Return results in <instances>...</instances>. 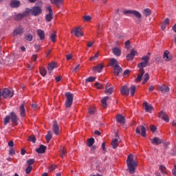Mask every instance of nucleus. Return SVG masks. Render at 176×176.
Masks as SVG:
<instances>
[{
    "label": "nucleus",
    "instance_id": "bf43d9fd",
    "mask_svg": "<svg viewBox=\"0 0 176 176\" xmlns=\"http://www.w3.org/2000/svg\"><path fill=\"white\" fill-rule=\"evenodd\" d=\"M56 167H57V166H56V165H52L51 166H50L49 170L54 171V170H56Z\"/></svg>",
    "mask_w": 176,
    "mask_h": 176
},
{
    "label": "nucleus",
    "instance_id": "de8ad7c7",
    "mask_svg": "<svg viewBox=\"0 0 176 176\" xmlns=\"http://www.w3.org/2000/svg\"><path fill=\"white\" fill-rule=\"evenodd\" d=\"M28 140L31 142H33V144H35V142H36V138H35L34 135H32L29 137Z\"/></svg>",
    "mask_w": 176,
    "mask_h": 176
},
{
    "label": "nucleus",
    "instance_id": "13d9d810",
    "mask_svg": "<svg viewBox=\"0 0 176 176\" xmlns=\"http://www.w3.org/2000/svg\"><path fill=\"white\" fill-rule=\"evenodd\" d=\"M36 58H38V56H36V54H33L31 57L32 61H34V63L36 61Z\"/></svg>",
    "mask_w": 176,
    "mask_h": 176
},
{
    "label": "nucleus",
    "instance_id": "3c124183",
    "mask_svg": "<svg viewBox=\"0 0 176 176\" xmlns=\"http://www.w3.org/2000/svg\"><path fill=\"white\" fill-rule=\"evenodd\" d=\"M32 171V166H28L25 170L26 174H30Z\"/></svg>",
    "mask_w": 176,
    "mask_h": 176
},
{
    "label": "nucleus",
    "instance_id": "c756f323",
    "mask_svg": "<svg viewBox=\"0 0 176 176\" xmlns=\"http://www.w3.org/2000/svg\"><path fill=\"white\" fill-rule=\"evenodd\" d=\"M109 100V97L105 96L101 100L102 105L103 108H107V101Z\"/></svg>",
    "mask_w": 176,
    "mask_h": 176
},
{
    "label": "nucleus",
    "instance_id": "dca6fc26",
    "mask_svg": "<svg viewBox=\"0 0 176 176\" xmlns=\"http://www.w3.org/2000/svg\"><path fill=\"white\" fill-rule=\"evenodd\" d=\"M159 90L161 93H168L170 91V87L166 85H162L159 87Z\"/></svg>",
    "mask_w": 176,
    "mask_h": 176
},
{
    "label": "nucleus",
    "instance_id": "774afa93",
    "mask_svg": "<svg viewBox=\"0 0 176 176\" xmlns=\"http://www.w3.org/2000/svg\"><path fill=\"white\" fill-rule=\"evenodd\" d=\"M14 153H15L14 150L13 148H10V150L9 151V154L14 155Z\"/></svg>",
    "mask_w": 176,
    "mask_h": 176
},
{
    "label": "nucleus",
    "instance_id": "6e6d98bb",
    "mask_svg": "<svg viewBox=\"0 0 176 176\" xmlns=\"http://www.w3.org/2000/svg\"><path fill=\"white\" fill-rule=\"evenodd\" d=\"M80 69V65H78L74 69L73 72L76 73Z\"/></svg>",
    "mask_w": 176,
    "mask_h": 176
},
{
    "label": "nucleus",
    "instance_id": "bb28decb",
    "mask_svg": "<svg viewBox=\"0 0 176 176\" xmlns=\"http://www.w3.org/2000/svg\"><path fill=\"white\" fill-rule=\"evenodd\" d=\"M45 151H46V146L43 145H41L39 148L36 149V152H37V153H45Z\"/></svg>",
    "mask_w": 176,
    "mask_h": 176
},
{
    "label": "nucleus",
    "instance_id": "f257e3e1",
    "mask_svg": "<svg viewBox=\"0 0 176 176\" xmlns=\"http://www.w3.org/2000/svg\"><path fill=\"white\" fill-rule=\"evenodd\" d=\"M126 166L130 174H134V173H135V169L138 166V161H137V159L134 158V155L129 154L128 155L126 159Z\"/></svg>",
    "mask_w": 176,
    "mask_h": 176
},
{
    "label": "nucleus",
    "instance_id": "58836bf2",
    "mask_svg": "<svg viewBox=\"0 0 176 176\" xmlns=\"http://www.w3.org/2000/svg\"><path fill=\"white\" fill-rule=\"evenodd\" d=\"M143 14L146 17H148V16H151V10L149 8H146L143 10Z\"/></svg>",
    "mask_w": 176,
    "mask_h": 176
},
{
    "label": "nucleus",
    "instance_id": "5701e85b",
    "mask_svg": "<svg viewBox=\"0 0 176 176\" xmlns=\"http://www.w3.org/2000/svg\"><path fill=\"white\" fill-rule=\"evenodd\" d=\"M37 34L39 36L41 41H43V39H45V31L38 29L37 30Z\"/></svg>",
    "mask_w": 176,
    "mask_h": 176
},
{
    "label": "nucleus",
    "instance_id": "4d7b16f0",
    "mask_svg": "<svg viewBox=\"0 0 176 176\" xmlns=\"http://www.w3.org/2000/svg\"><path fill=\"white\" fill-rule=\"evenodd\" d=\"M89 115H94L96 113V109H89Z\"/></svg>",
    "mask_w": 176,
    "mask_h": 176
},
{
    "label": "nucleus",
    "instance_id": "0eeeda50",
    "mask_svg": "<svg viewBox=\"0 0 176 176\" xmlns=\"http://www.w3.org/2000/svg\"><path fill=\"white\" fill-rule=\"evenodd\" d=\"M46 9L48 10L49 13L45 15V20L49 23L53 19V10L50 6H47Z\"/></svg>",
    "mask_w": 176,
    "mask_h": 176
},
{
    "label": "nucleus",
    "instance_id": "4468645a",
    "mask_svg": "<svg viewBox=\"0 0 176 176\" xmlns=\"http://www.w3.org/2000/svg\"><path fill=\"white\" fill-rule=\"evenodd\" d=\"M135 54H137V52L134 51V50H131L130 53L126 56V60L131 61L135 57Z\"/></svg>",
    "mask_w": 176,
    "mask_h": 176
},
{
    "label": "nucleus",
    "instance_id": "423d86ee",
    "mask_svg": "<svg viewBox=\"0 0 176 176\" xmlns=\"http://www.w3.org/2000/svg\"><path fill=\"white\" fill-rule=\"evenodd\" d=\"M14 95V92L13 91H10L8 88H5L2 92V96L3 98H12Z\"/></svg>",
    "mask_w": 176,
    "mask_h": 176
},
{
    "label": "nucleus",
    "instance_id": "6e6552de",
    "mask_svg": "<svg viewBox=\"0 0 176 176\" xmlns=\"http://www.w3.org/2000/svg\"><path fill=\"white\" fill-rule=\"evenodd\" d=\"M136 134H142V137H146V129L143 125H140L136 128Z\"/></svg>",
    "mask_w": 176,
    "mask_h": 176
},
{
    "label": "nucleus",
    "instance_id": "f8f14e48",
    "mask_svg": "<svg viewBox=\"0 0 176 176\" xmlns=\"http://www.w3.org/2000/svg\"><path fill=\"white\" fill-rule=\"evenodd\" d=\"M52 129L54 134H56V135H58V134H60V127L58 126V124L57 123V121L54 122Z\"/></svg>",
    "mask_w": 176,
    "mask_h": 176
},
{
    "label": "nucleus",
    "instance_id": "7ed1b4c3",
    "mask_svg": "<svg viewBox=\"0 0 176 176\" xmlns=\"http://www.w3.org/2000/svg\"><path fill=\"white\" fill-rule=\"evenodd\" d=\"M42 13V8L41 7L34 6L32 9L26 8L25 11V15L30 16L32 14L33 16H38Z\"/></svg>",
    "mask_w": 176,
    "mask_h": 176
},
{
    "label": "nucleus",
    "instance_id": "b1692460",
    "mask_svg": "<svg viewBox=\"0 0 176 176\" xmlns=\"http://www.w3.org/2000/svg\"><path fill=\"white\" fill-rule=\"evenodd\" d=\"M20 34H23V28H18L14 30L12 35L13 36H17V35H20Z\"/></svg>",
    "mask_w": 176,
    "mask_h": 176
},
{
    "label": "nucleus",
    "instance_id": "79ce46f5",
    "mask_svg": "<svg viewBox=\"0 0 176 176\" xmlns=\"http://www.w3.org/2000/svg\"><path fill=\"white\" fill-rule=\"evenodd\" d=\"M149 80V74L146 73L144 76V80L142 81V84L144 85V83H146V82Z\"/></svg>",
    "mask_w": 176,
    "mask_h": 176
},
{
    "label": "nucleus",
    "instance_id": "e433bc0d",
    "mask_svg": "<svg viewBox=\"0 0 176 176\" xmlns=\"http://www.w3.org/2000/svg\"><path fill=\"white\" fill-rule=\"evenodd\" d=\"M98 57H100V52L98 51V52L95 54L94 56H91L89 58V61H96V60H97Z\"/></svg>",
    "mask_w": 176,
    "mask_h": 176
},
{
    "label": "nucleus",
    "instance_id": "6ab92c4d",
    "mask_svg": "<svg viewBox=\"0 0 176 176\" xmlns=\"http://www.w3.org/2000/svg\"><path fill=\"white\" fill-rule=\"evenodd\" d=\"M163 142V140L159 138H154L151 140V144L153 145H159Z\"/></svg>",
    "mask_w": 176,
    "mask_h": 176
},
{
    "label": "nucleus",
    "instance_id": "1a4fd4ad",
    "mask_svg": "<svg viewBox=\"0 0 176 176\" xmlns=\"http://www.w3.org/2000/svg\"><path fill=\"white\" fill-rule=\"evenodd\" d=\"M72 34H74L75 36H77V38H80V36H83L85 34L82 32V28L80 27H77L72 30Z\"/></svg>",
    "mask_w": 176,
    "mask_h": 176
},
{
    "label": "nucleus",
    "instance_id": "a18cd8bd",
    "mask_svg": "<svg viewBox=\"0 0 176 176\" xmlns=\"http://www.w3.org/2000/svg\"><path fill=\"white\" fill-rule=\"evenodd\" d=\"M32 38L33 36H32V34H28L25 35V38L26 39V41H29L30 42L32 41Z\"/></svg>",
    "mask_w": 176,
    "mask_h": 176
},
{
    "label": "nucleus",
    "instance_id": "864d4df0",
    "mask_svg": "<svg viewBox=\"0 0 176 176\" xmlns=\"http://www.w3.org/2000/svg\"><path fill=\"white\" fill-rule=\"evenodd\" d=\"M160 170L162 174H166V167L164 166H160Z\"/></svg>",
    "mask_w": 176,
    "mask_h": 176
},
{
    "label": "nucleus",
    "instance_id": "69168bd1",
    "mask_svg": "<svg viewBox=\"0 0 176 176\" xmlns=\"http://www.w3.org/2000/svg\"><path fill=\"white\" fill-rule=\"evenodd\" d=\"M129 74H130V70L126 69V70L124 71L123 75H124V76L126 77V76H129Z\"/></svg>",
    "mask_w": 176,
    "mask_h": 176
},
{
    "label": "nucleus",
    "instance_id": "8fccbe9b",
    "mask_svg": "<svg viewBox=\"0 0 176 176\" xmlns=\"http://www.w3.org/2000/svg\"><path fill=\"white\" fill-rule=\"evenodd\" d=\"M26 163L27 164H28V166H32V164L35 163V160L34 159L28 160Z\"/></svg>",
    "mask_w": 176,
    "mask_h": 176
},
{
    "label": "nucleus",
    "instance_id": "412c9836",
    "mask_svg": "<svg viewBox=\"0 0 176 176\" xmlns=\"http://www.w3.org/2000/svg\"><path fill=\"white\" fill-rule=\"evenodd\" d=\"M113 53L114 56H116V57H120V54H122V50H120V48L116 47L113 48Z\"/></svg>",
    "mask_w": 176,
    "mask_h": 176
},
{
    "label": "nucleus",
    "instance_id": "39448f33",
    "mask_svg": "<svg viewBox=\"0 0 176 176\" xmlns=\"http://www.w3.org/2000/svg\"><path fill=\"white\" fill-rule=\"evenodd\" d=\"M124 14H133V16H135L137 19H141L142 15L140 12L137 10H126L123 11Z\"/></svg>",
    "mask_w": 176,
    "mask_h": 176
},
{
    "label": "nucleus",
    "instance_id": "20e7f679",
    "mask_svg": "<svg viewBox=\"0 0 176 176\" xmlns=\"http://www.w3.org/2000/svg\"><path fill=\"white\" fill-rule=\"evenodd\" d=\"M66 100L65 105L67 108H71L72 106V102H74V94L70 92H67L65 94Z\"/></svg>",
    "mask_w": 176,
    "mask_h": 176
},
{
    "label": "nucleus",
    "instance_id": "338daca9",
    "mask_svg": "<svg viewBox=\"0 0 176 176\" xmlns=\"http://www.w3.org/2000/svg\"><path fill=\"white\" fill-rule=\"evenodd\" d=\"M71 58H72V54H69L66 56V59L67 61H69V60H71Z\"/></svg>",
    "mask_w": 176,
    "mask_h": 176
},
{
    "label": "nucleus",
    "instance_id": "a211bd4d",
    "mask_svg": "<svg viewBox=\"0 0 176 176\" xmlns=\"http://www.w3.org/2000/svg\"><path fill=\"white\" fill-rule=\"evenodd\" d=\"M122 71H123V69H122V67H120V66H116L114 67L113 72L115 76H119L120 74L122 73Z\"/></svg>",
    "mask_w": 176,
    "mask_h": 176
},
{
    "label": "nucleus",
    "instance_id": "4c0bfd02",
    "mask_svg": "<svg viewBox=\"0 0 176 176\" xmlns=\"http://www.w3.org/2000/svg\"><path fill=\"white\" fill-rule=\"evenodd\" d=\"M56 68V63H52L48 65V71L49 72H52L53 69Z\"/></svg>",
    "mask_w": 176,
    "mask_h": 176
},
{
    "label": "nucleus",
    "instance_id": "4be33fe9",
    "mask_svg": "<svg viewBox=\"0 0 176 176\" xmlns=\"http://www.w3.org/2000/svg\"><path fill=\"white\" fill-rule=\"evenodd\" d=\"M105 94H108L109 96H111L112 93H113V87H109V84H107L106 85V89L104 91Z\"/></svg>",
    "mask_w": 176,
    "mask_h": 176
},
{
    "label": "nucleus",
    "instance_id": "0e129e2a",
    "mask_svg": "<svg viewBox=\"0 0 176 176\" xmlns=\"http://www.w3.org/2000/svg\"><path fill=\"white\" fill-rule=\"evenodd\" d=\"M8 146L10 148H13L14 146V143L13 142V140H11L8 142Z\"/></svg>",
    "mask_w": 176,
    "mask_h": 176
},
{
    "label": "nucleus",
    "instance_id": "cd10ccee",
    "mask_svg": "<svg viewBox=\"0 0 176 176\" xmlns=\"http://www.w3.org/2000/svg\"><path fill=\"white\" fill-rule=\"evenodd\" d=\"M129 91L131 96L133 97V96L135 94V91H137V87H135V85H131L129 88Z\"/></svg>",
    "mask_w": 176,
    "mask_h": 176
},
{
    "label": "nucleus",
    "instance_id": "f3484780",
    "mask_svg": "<svg viewBox=\"0 0 176 176\" xmlns=\"http://www.w3.org/2000/svg\"><path fill=\"white\" fill-rule=\"evenodd\" d=\"M143 106L144 107L146 112H148L149 113L152 112V109H153V107L151 104H148V102H144Z\"/></svg>",
    "mask_w": 176,
    "mask_h": 176
},
{
    "label": "nucleus",
    "instance_id": "393cba45",
    "mask_svg": "<svg viewBox=\"0 0 176 176\" xmlns=\"http://www.w3.org/2000/svg\"><path fill=\"white\" fill-rule=\"evenodd\" d=\"M118 64H119V62H118V60L116 59H115L113 58L110 59V65L111 67H113L115 68L116 67L119 66Z\"/></svg>",
    "mask_w": 176,
    "mask_h": 176
},
{
    "label": "nucleus",
    "instance_id": "c85d7f7f",
    "mask_svg": "<svg viewBox=\"0 0 176 176\" xmlns=\"http://www.w3.org/2000/svg\"><path fill=\"white\" fill-rule=\"evenodd\" d=\"M10 119H11V120H12V122H13V123L17 122V116L16 115V113H14L13 112L10 113Z\"/></svg>",
    "mask_w": 176,
    "mask_h": 176
},
{
    "label": "nucleus",
    "instance_id": "f03ea898",
    "mask_svg": "<svg viewBox=\"0 0 176 176\" xmlns=\"http://www.w3.org/2000/svg\"><path fill=\"white\" fill-rule=\"evenodd\" d=\"M138 68H140L139 71V74H138L137 78H135V82H141L142 80V76H144V74H145V72L144 71V68L145 67H148V63L146 62H142L138 65Z\"/></svg>",
    "mask_w": 176,
    "mask_h": 176
},
{
    "label": "nucleus",
    "instance_id": "ea45409f",
    "mask_svg": "<svg viewBox=\"0 0 176 176\" xmlns=\"http://www.w3.org/2000/svg\"><path fill=\"white\" fill-rule=\"evenodd\" d=\"M82 19L84 20V21L87 22V23H89V21H91V16L90 15H84L82 16Z\"/></svg>",
    "mask_w": 176,
    "mask_h": 176
},
{
    "label": "nucleus",
    "instance_id": "a878e982",
    "mask_svg": "<svg viewBox=\"0 0 176 176\" xmlns=\"http://www.w3.org/2000/svg\"><path fill=\"white\" fill-rule=\"evenodd\" d=\"M10 6L11 8H19V6H20V1L17 0H12Z\"/></svg>",
    "mask_w": 176,
    "mask_h": 176
},
{
    "label": "nucleus",
    "instance_id": "9d476101",
    "mask_svg": "<svg viewBox=\"0 0 176 176\" xmlns=\"http://www.w3.org/2000/svg\"><path fill=\"white\" fill-rule=\"evenodd\" d=\"M162 58L164 61H171V60H173V55L171 53H170V52L166 50L164 52Z\"/></svg>",
    "mask_w": 176,
    "mask_h": 176
},
{
    "label": "nucleus",
    "instance_id": "c03bdc74",
    "mask_svg": "<svg viewBox=\"0 0 176 176\" xmlns=\"http://www.w3.org/2000/svg\"><path fill=\"white\" fill-rule=\"evenodd\" d=\"M9 122H10V116H7L4 118V121H3L4 126H6V124H8V123H9Z\"/></svg>",
    "mask_w": 176,
    "mask_h": 176
},
{
    "label": "nucleus",
    "instance_id": "2eb2a0df",
    "mask_svg": "<svg viewBox=\"0 0 176 176\" xmlns=\"http://www.w3.org/2000/svg\"><path fill=\"white\" fill-rule=\"evenodd\" d=\"M160 118L164 120L166 123H168L170 122V118H168V116L166 114L164 111H161L160 113Z\"/></svg>",
    "mask_w": 176,
    "mask_h": 176
},
{
    "label": "nucleus",
    "instance_id": "2f4dec72",
    "mask_svg": "<svg viewBox=\"0 0 176 176\" xmlns=\"http://www.w3.org/2000/svg\"><path fill=\"white\" fill-rule=\"evenodd\" d=\"M19 109L21 111V116H22V118H24L25 116V108L24 104L20 106Z\"/></svg>",
    "mask_w": 176,
    "mask_h": 176
},
{
    "label": "nucleus",
    "instance_id": "e2e57ef3",
    "mask_svg": "<svg viewBox=\"0 0 176 176\" xmlns=\"http://www.w3.org/2000/svg\"><path fill=\"white\" fill-rule=\"evenodd\" d=\"M125 47L126 49H130V41L128 40L125 42Z\"/></svg>",
    "mask_w": 176,
    "mask_h": 176
},
{
    "label": "nucleus",
    "instance_id": "09e8293b",
    "mask_svg": "<svg viewBox=\"0 0 176 176\" xmlns=\"http://www.w3.org/2000/svg\"><path fill=\"white\" fill-rule=\"evenodd\" d=\"M142 60L144 63H146L148 64V63H149V56H144L142 58Z\"/></svg>",
    "mask_w": 176,
    "mask_h": 176
},
{
    "label": "nucleus",
    "instance_id": "7c9ffc66",
    "mask_svg": "<svg viewBox=\"0 0 176 176\" xmlns=\"http://www.w3.org/2000/svg\"><path fill=\"white\" fill-rule=\"evenodd\" d=\"M50 2L56 5L58 8H60V5H62L64 0H50Z\"/></svg>",
    "mask_w": 176,
    "mask_h": 176
},
{
    "label": "nucleus",
    "instance_id": "603ef678",
    "mask_svg": "<svg viewBox=\"0 0 176 176\" xmlns=\"http://www.w3.org/2000/svg\"><path fill=\"white\" fill-rule=\"evenodd\" d=\"M94 80H96V77H89L86 79V82H94Z\"/></svg>",
    "mask_w": 176,
    "mask_h": 176
},
{
    "label": "nucleus",
    "instance_id": "a19ab883",
    "mask_svg": "<svg viewBox=\"0 0 176 176\" xmlns=\"http://www.w3.org/2000/svg\"><path fill=\"white\" fill-rule=\"evenodd\" d=\"M94 144V138H91L87 141V146L90 148V146H93V144Z\"/></svg>",
    "mask_w": 176,
    "mask_h": 176
},
{
    "label": "nucleus",
    "instance_id": "f704fd0d",
    "mask_svg": "<svg viewBox=\"0 0 176 176\" xmlns=\"http://www.w3.org/2000/svg\"><path fill=\"white\" fill-rule=\"evenodd\" d=\"M67 153V148L64 146H61L60 147V157H62V159L64 157V156H65Z\"/></svg>",
    "mask_w": 176,
    "mask_h": 176
},
{
    "label": "nucleus",
    "instance_id": "052dcab7",
    "mask_svg": "<svg viewBox=\"0 0 176 176\" xmlns=\"http://www.w3.org/2000/svg\"><path fill=\"white\" fill-rule=\"evenodd\" d=\"M162 24H165V25H168V24H170V19L168 18L166 19Z\"/></svg>",
    "mask_w": 176,
    "mask_h": 176
},
{
    "label": "nucleus",
    "instance_id": "aec40b11",
    "mask_svg": "<svg viewBox=\"0 0 176 176\" xmlns=\"http://www.w3.org/2000/svg\"><path fill=\"white\" fill-rule=\"evenodd\" d=\"M103 68H104V65L98 64V65L94 67L93 71L94 72H101Z\"/></svg>",
    "mask_w": 176,
    "mask_h": 176
},
{
    "label": "nucleus",
    "instance_id": "ddd939ff",
    "mask_svg": "<svg viewBox=\"0 0 176 176\" xmlns=\"http://www.w3.org/2000/svg\"><path fill=\"white\" fill-rule=\"evenodd\" d=\"M116 120L120 124H124L126 123V118L121 114H118L116 116Z\"/></svg>",
    "mask_w": 176,
    "mask_h": 176
},
{
    "label": "nucleus",
    "instance_id": "37998d69",
    "mask_svg": "<svg viewBox=\"0 0 176 176\" xmlns=\"http://www.w3.org/2000/svg\"><path fill=\"white\" fill-rule=\"evenodd\" d=\"M40 74L42 76H46V69L45 67L40 68Z\"/></svg>",
    "mask_w": 176,
    "mask_h": 176
},
{
    "label": "nucleus",
    "instance_id": "72a5a7b5",
    "mask_svg": "<svg viewBox=\"0 0 176 176\" xmlns=\"http://www.w3.org/2000/svg\"><path fill=\"white\" fill-rule=\"evenodd\" d=\"M25 12H23L22 14H17L16 15L14 16L15 20H21L23 17H25V16L28 15H25Z\"/></svg>",
    "mask_w": 176,
    "mask_h": 176
},
{
    "label": "nucleus",
    "instance_id": "680f3d73",
    "mask_svg": "<svg viewBox=\"0 0 176 176\" xmlns=\"http://www.w3.org/2000/svg\"><path fill=\"white\" fill-rule=\"evenodd\" d=\"M150 129L153 133H155V131L157 130V128L155 126V125H151L150 126Z\"/></svg>",
    "mask_w": 176,
    "mask_h": 176
},
{
    "label": "nucleus",
    "instance_id": "5fc2aeb1",
    "mask_svg": "<svg viewBox=\"0 0 176 176\" xmlns=\"http://www.w3.org/2000/svg\"><path fill=\"white\" fill-rule=\"evenodd\" d=\"M95 86L96 89H98L99 90L102 89V85L100 84L99 82H96Z\"/></svg>",
    "mask_w": 176,
    "mask_h": 176
},
{
    "label": "nucleus",
    "instance_id": "473e14b6",
    "mask_svg": "<svg viewBox=\"0 0 176 176\" xmlns=\"http://www.w3.org/2000/svg\"><path fill=\"white\" fill-rule=\"evenodd\" d=\"M119 145V142L118 139H114L111 142V146L113 148V149H116Z\"/></svg>",
    "mask_w": 176,
    "mask_h": 176
},
{
    "label": "nucleus",
    "instance_id": "49530a36",
    "mask_svg": "<svg viewBox=\"0 0 176 176\" xmlns=\"http://www.w3.org/2000/svg\"><path fill=\"white\" fill-rule=\"evenodd\" d=\"M57 36V34L56 33V32H54L52 34H51V39L52 42H56V37Z\"/></svg>",
    "mask_w": 176,
    "mask_h": 176
},
{
    "label": "nucleus",
    "instance_id": "9b49d317",
    "mask_svg": "<svg viewBox=\"0 0 176 176\" xmlns=\"http://www.w3.org/2000/svg\"><path fill=\"white\" fill-rule=\"evenodd\" d=\"M120 94L122 96H129L130 94V89L126 85H123L120 89Z\"/></svg>",
    "mask_w": 176,
    "mask_h": 176
},
{
    "label": "nucleus",
    "instance_id": "c9c22d12",
    "mask_svg": "<svg viewBox=\"0 0 176 176\" xmlns=\"http://www.w3.org/2000/svg\"><path fill=\"white\" fill-rule=\"evenodd\" d=\"M52 134L50 131H48L47 134L45 136V140L47 143L50 142V140H52Z\"/></svg>",
    "mask_w": 176,
    "mask_h": 176
}]
</instances>
